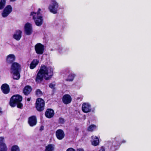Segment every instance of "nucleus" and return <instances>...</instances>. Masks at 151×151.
<instances>
[{
    "mask_svg": "<svg viewBox=\"0 0 151 151\" xmlns=\"http://www.w3.org/2000/svg\"><path fill=\"white\" fill-rule=\"evenodd\" d=\"M31 99V98H28L27 99V101H30Z\"/></svg>",
    "mask_w": 151,
    "mask_h": 151,
    "instance_id": "40",
    "label": "nucleus"
},
{
    "mask_svg": "<svg viewBox=\"0 0 151 151\" xmlns=\"http://www.w3.org/2000/svg\"><path fill=\"white\" fill-rule=\"evenodd\" d=\"M6 0H0V10L2 9L5 6Z\"/></svg>",
    "mask_w": 151,
    "mask_h": 151,
    "instance_id": "25",
    "label": "nucleus"
},
{
    "mask_svg": "<svg viewBox=\"0 0 151 151\" xmlns=\"http://www.w3.org/2000/svg\"><path fill=\"white\" fill-rule=\"evenodd\" d=\"M22 99V97L19 96V102H20V101H21Z\"/></svg>",
    "mask_w": 151,
    "mask_h": 151,
    "instance_id": "38",
    "label": "nucleus"
},
{
    "mask_svg": "<svg viewBox=\"0 0 151 151\" xmlns=\"http://www.w3.org/2000/svg\"><path fill=\"white\" fill-rule=\"evenodd\" d=\"M118 145V143H116V141L115 140H114L112 142V146L111 147V149L113 150H115L116 149L115 148H114L113 147L114 146L115 147L116 146H117Z\"/></svg>",
    "mask_w": 151,
    "mask_h": 151,
    "instance_id": "27",
    "label": "nucleus"
},
{
    "mask_svg": "<svg viewBox=\"0 0 151 151\" xmlns=\"http://www.w3.org/2000/svg\"><path fill=\"white\" fill-rule=\"evenodd\" d=\"M9 14L7 12L4 11L3 10L1 13V16L5 18L7 17Z\"/></svg>",
    "mask_w": 151,
    "mask_h": 151,
    "instance_id": "29",
    "label": "nucleus"
},
{
    "mask_svg": "<svg viewBox=\"0 0 151 151\" xmlns=\"http://www.w3.org/2000/svg\"><path fill=\"white\" fill-rule=\"evenodd\" d=\"M32 90L31 87L29 86H27L24 88L23 92L25 95H28L31 92Z\"/></svg>",
    "mask_w": 151,
    "mask_h": 151,
    "instance_id": "18",
    "label": "nucleus"
},
{
    "mask_svg": "<svg viewBox=\"0 0 151 151\" xmlns=\"http://www.w3.org/2000/svg\"><path fill=\"white\" fill-rule=\"evenodd\" d=\"M62 100L64 104H68L71 102V98L69 95L65 94L63 96Z\"/></svg>",
    "mask_w": 151,
    "mask_h": 151,
    "instance_id": "13",
    "label": "nucleus"
},
{
    "mask_svg": "<svg viewBox=\"0 0 151 151\" xmlns=\"http://www.w3.org/2000/svg\"><path fill=\"white\" fill-rule=\"evenodd\" d=\"M21 32H21V31H19V39L20 38V37H21V36H20V34H21Z\"/></svg>",
    "mask_w": 151,
    "mask_h": 151,
    "instance_id": "41",
    "label": "nucleus"
},
{
    "mask_svg": "<svg viewBox=\"0 0 151 151\" xmlns=\"http://www.w3.org/2000/svg\"><path fill=\"white\" fill-rule=\"evenodd\" d=\"M39 63V60L37 59L33 60L30 64L29 68L30 69H33L35 68Z\"/></svg>",
    "mask_w": 151,
    "mask_h": 151,
    "instance_id": "16",
    "label": "nucleus"
},
{
    "mask_svg": "<svg viewBox=\"0 0 151 151\" xmlns=\"http://www.w3.org/2000/svg\"><path fill=\"white\" fill-rule=\"evenodd\" d=\"M2 113V111H1V109L0 107V115H1Z\"/></svg>",
    "mask_w": 151,
    "mask_h": 151,
    "instance_id": "39",
    "label": "nucleus"
},
{
    "mask_svg": "<svg viewBox=\"0 0 151 151\" xmlns=\"http://www.w3.org/2000/svg\"><path fill=\"white\" fill-rule=\"evenodd\" d=\"M54 111L51 109H47L45 114V116L48 118L52 117L54 116Z\"/></svg>",
    "mask_w": 151,
    "mask_h": 151,
    "instance_id": "14",
    "label": "nucleus"
},
{
    "mask_svg": "<svg viewBox=\"0 0 151 151\" xmlns=\"http://www.w3.org/2000/svg\"><path fill=\"white\" fill-rule=\"evenodd\" d=\"M92 139H93L91 142L92 145L94 146H96L99 145V138L96 136H92Z\"/></svg>",
    "mask_w": 151,
    "mask_h": 151,
    "instance_id": "17",
    "label": "nucleus"
},
{
    "mask_svg": "<svg viewBox=\"0 0 151 151\" xmlns=\"http://www.w3.org/2000/svg\"><path fill=\"white\" fill-rule=\"evenodd\" d=\"M24 32L25 34L28 35L32 34L33 32V29L31 24L29 23L25 24L24 26Z\"/></svg>",
    "mask_w": 151,
    "mask_h": 151,
    "instance_id": "8",
    "label": "nucleus"
},
{
    "mask_svg": "<svg viewBox=\"0 0 151 151\" xmlns=\"http://www.w3.org/2000/svg\"><path fill=\"white\" fill-rule=\"evenodd\" d=\"M37 122V119L35 116H32L29 118L28 123L30 126L33 127L35 125Z\"/></svg>",
    "mask_w": 151,
    "mask_h": 151,
    "instance_id": "15",
    "label": "nucleus"
},
{
    "mask_svg": "<svg viewBox=\"0 0 151 151\" xmlns=\"http://www.w3.org/2000/svg\"><path fill=\"white\" fill-rule=\"evenodd\" d=\"M53 68L50 66L41 65L40 69L37 74L35 81L37 83H40L43 78L46 80L50 79L53 75Z\"/></svg>",
    "mask_w": 151,
    "mask_h": 151,
    "instance_id": "1",
    "label": "nucleus"
},
{
    "mask_svg": "<svg viewBox=\"0 0 151 151\" xmlns=\"http://www.w3.org/2000/svg\"><path fill=\"white\" fill-rule=\"evenodd\" d=\"M7 148L5 143H1L0 144V151H6Z\"/></svg>",
    "mask_w": 151,
    "mask_h": 151,
    "instance_id": "22",
    "label": "nucleus"
},
{
    "mask_svg": "<svg viewBox=\"0 0 151 151\" xmlns=\"http://www.w3.org/2000/svg\"><path fill=\"white\" fill-rule=\"evenodd\" d=\"M77 151H84V150L83 148H79L77 149Z\"/></svg>",
    "mask_w": 151,
    "mask_h": 151,
    "instance_id": "34",
    "label": "nucleus"
},
{
    "mask_svg": "<svg viewBox=\"0 0 151 151\" xmlns=\"http://www.w3.org/2000/svg\"><path fill=\"white\" fill-rule=\"evenodd\" d=\"M99 151H105V149L103 147H102Z\"/></svg>",
    "mask_w": 151,
    "mask_h": 151,
    "instance_id": "36",
    "label": "nucleus"
},
{
    "mask_svg": "<svg viewBox=\"0 0 151 151\" xmlns=\"http://www.w3.org/2000/svg\"><path fill=\"white\" fill-rule=\"evenodd\" d=\"M11 151H19V147L16 145L13 146L11 148Z\"/></svg>",
    "mask_w": 151,
    "mask_h": 151,
    "instance_id": "26",
    "label": "nucleus"
},
{
    "mask_svg": "<svg viewBox=\"0 0 151 151\" xmlns=\"http://www.w3.org/2000/svg\"><path fill=\"white\" fill-rule=\"evenodd\" d=\"M13 38L16 40H19V31L16 30L13 35Z\"/></svg>",
    "mask_w": 151,
    "mask_h": 151,
    "instance_id": "21",
    "label": "nucleus"
},
{
    "mask_svg": "<svg viewBox=\"0 0 151 151\" xmlns=\"http://www.w3.org/2000/svg\"><path fill=\"white\" fill-rule=\"evenodd\" d=\"M82 110L85 113H88L91 111H93V110H92L91 104L88 102H84L82 104Z\"/></svg>",
    "mask_w": 151,
    "mask_h": 151,
    "instance_id": "7",
    "label": "nucleus"
},
{
    "mask_svg": "<svg viewBox=\"0 0 151 151\" xmlns=\"http://www.w3.org/2000/svg\"><path fill=\"white\" fill-rule=\"evenodd\" d=\"M4 10L10 14L12 11V8L11 5H8L5 7Z\"/></svg>",
    "mask_w": 151,
    "mask_h": 151,
    "instance_id": "20",
    "label": "nucleus"
},
{
    "mask_svg": "<svg viewBox=\"0 0 151 151\" xmlns=\"http://www.w3.org/2000/svg\"><path fill=\"white\" fill-rule=\"evenodd\" d=\"M55 146L52 144H49L45 147V151H54Z\"/></svg>",
    "mask_w": 151,
    "mask_h": 151,
    "instance_id": "19",
    "label": "nucleus"
},
{
    "mask_svg": "<svg viewBox=\"0 0 151 151\" xmlns=\"http://www.w3.org/2000/svg\"><path fill=\"white\" fill-rule=\"evenodd\" d=\"M58 3L55 0H52L48 7L50 11L53 14L57 13L58 7Z\"/></svg>",
    "mask_w": 151,
    "mask_h": 151,
    "instance_id": "4",
    "label": "nucleus"
},
{
    "mask_svg": "<svg viewBox=\"0 0 151 151\" xmlns=\"http://www.w3.org/2000/svg\"><path fill=\"white\" fill-rule=\"evenodd\" d=\"M97 127L94 124L90 125L88 128L87 130L88 131L92 132L96 129Z\"/></svg>",
    "mask_w": 151,
    "mask_h": 151,
    "instance_id": "23",
    "label": "nucleus"
},
{
    "mask_svg": "<svg viewBox=\"0 0 151 151\" xmlns=\"http://www.w3.org/2000/svg\"><path fill=\"white\" fill-rule=\"evenodd\" d=\"M36 53L38 54H42L44 51V46L40 43H38L35 46Z\"/></svg>",
    "mask_w": 151,
    "mask_h": 151,
    "instance_id": "9",
    "label": "nucleus"
},
{
    "mask_svg": "<svg viewBox=\"0 0 151 151\" xmlns=\"http://www.w3.org/2000/svg\"><path fill=\"white\" fill-rule=\"evenodd\" d=\"M59 121L60 122L63 124L64 122V120L63 118H59Z\"/></svg>",
    "mask_w": 151,
    "mask_h": 151,
    "instance_id": "32",
    "label": "nucleus"
},
{
    "mask_svg": "<svg viewBox=\"0 0 151 151\" xmlns=\"http://www.w3.org/2000/svg\"><path fill=\"white\" fill-rule=\"evenodd\" d=\"M23 106L22 104L21 103L19 102V109H22Z\"/></svg>",
    "mask_w": 151,
    "mask_h": 151,
    "instance_id": "35",
    "label": "nucleus"
},
{
    "mask_svg": "<svg viewBox=\"0 0 151 151\" xmlns=\"http://www.w3.org/2000/svg\"><path fill=\"white\" fill-rule=\"evenodd\" d=\"M11 70L13 74V78L14 79H19V63L17 62H14L11 66Z\"/></svg>",
    "mask_w": 151,
    "mask_h": 151,
    "instance_id": "3",
    "label": "nucleus"
},
{
    "mask_svg": "<svg viewBox=\"0 0 151 151\" xmlns=\"http://www.w3.org/2000/svg\"><path fill=\"white\" fill-rule=\"evenodd\" d=\"M56 137L59 140H62L64 137L65 134L63 131L61 129L57 130L55 133Z\"/></svg>",
    "mask_w": 151,
    "mask_h": 151,
    "instance_id": "12",
    "label": "nucleus"
},
{
    "mask_svg": "<svg viewBox=\"0 0 151 151\" xmlns=\"http://www.w3.org/2000/svg\"><path fill=\"white\" fill-rule=\"evenodd\" d=\"M41 11V9L39 8L37 12H32L30 14V17H32L34 20L36 25L38 26L41 25L43 22V17L42 15L40 14Z\"/></svg>",
    "mask_w": 151,
    "mask_h": 151,
    "instance_id": "2",
    "label": "nucleus"
},
{
    "mask_svg": "<svg viewBox=\"0 0 151 151\" xmlns=\"http://www.w3.org/2000/svg\"><path fill=\"white\" fill-rule=\"evenodd\" d=\"M35 107L37 109L41 111L44 109L45 101L41 98H38L36 101Z\"/></svg>",
    "mask_w": 151,
    "mask_h": 151,
    "instance_id": "6",
    "label": "nucleus"
},
{
    "mask_svg": "<svg viewBox=\"0 0 151 151\" xmlns=\"http://www.w3.org/2000/svg\"><path fill=\"white\" fill-rule=\"evenodd\" d=\"M55 86V84H53L52 83L50 84L49 85V87L52 88H54Z\"/></svg>",
    "mask_w": 151,
    "mask_h": 151,
    "instance_id": "33",
    "label": "nucleus"
},
{
    "mask_svg": "<svg viewBox=\"0 0 151 151\" xmlns=\"http://www.w3.org/2000/svg\"><path fill=\"white\" fill-rule=\"evenodd\" d=\"M66 151H76L74 149L72 148H69Z\"/></svg>",
    "mask_w": 151,
    "mask_h": 151,
    "instance_id": "31",
    "label": "nucleus"
},
{
    "mask_svg": "<svg viewBox=\"0 0 151 151\" xmlns=\"http://www.w3.org/2000/svg\"><path fill=\"white\" fill-rule=\"evenodd\" d=\"M126 142V140L124 139H123L122 140L121 142L122 143H124Z\"/></svg>",
    "mask_w": 151,
    "mask_h": 151,
    "instance_id": "37",
    "label": "nucleus"
},
{
    "mask_svg": "<svg viewBox=\"0 0 151 151\" xmlns=\"http://www.w3.org/2000/svg\"><path fill=\"white\" fill-rule=\"evenodd\" d=\"M9 104L12 107H14L17 106L19 108V95L13 96L10 98Z\"/></svg>",
    "mask_w": 151,
    "mask_h": 151,
    "instance_id": "5",
    "label": "nucleus"
},
{
    "mask_svg": "<svg viewBox=\"0 0 151 151\" xmlns=\"http://www.w3.org/2000/svg\"><path fill=\"white\" fill-rule=\"evenodd\" d=\"M36 95L38 96H40L42 95V93L39 89H37L35 91Z\"/></svg>",
    "mask_w": 151,
    "mask_h": 151,
    "instance_id": "28",
    "label": "nucleus"
},
{
    "mask_svg": "<svg viewBox=\"0 0 151 151\" xmlns=\"http://www.w3.org/2000/svg\"><path fill=\"white\" fill-rule=\"evenodd\" d=\"M16 59V57L14 54H10L6 56V62L8 64H12L15 60Z\"/></svg>",
    "mask_w": 151,
    "mask_h": 151,
    "instance_id": "10",
    "label": "nucleus"
},
{
    "mask_svg": "<svg viewBox=\"0 0 151 151\" xmlns=\"http://www.w3.org/2000/svg\"><path fill=\"white\" fill-rule=\"evenodd\" d=\"M76 76V75L75 74H70L68 76L67 80L69 81H72L73 80Z\"/></svg>",
    "mask_w": 151,
    "mask_h": 151,
    "instance_id": "24",
    "label": "nucleus"
},
{
    "mask_svg": "<svg viewBox=\"0 0 151 151\" xmlns=\"http://www.w3.org/2000/svg\"><path fill=\"white\" fill-rule=\"evenodd\" d=\"M4 138L3 137H0V144L1 143H4Z\"/></svg>",
    "mask_w": 151,
    "mask_h": 151,
    "instance_id": "30",
    "label": "nucleus"
},
{
    "mask_svg": "<svg viewBox=\"0 0 151 151\" xmlns=\"http://www.w3.org/2000/svg\"><path fill=\"white\" fill-rule=\"evenodd\" d=\"M1 89L2 92L5 94H8L9 93L10 91L9 86L6 83L3 84L1 87Z\"/></svg>",
    "mask_w": 151,
    "mask_h": 151,
    "instance_id": "11",
    "label": "nucleus"
},
{
    "mask_svg": "<svg viewBox=\"0 0 151 151\" xmlns=\"http://www.w3.org/2000/svg\"><path fill=\"white\" fill-rule=\"evenodd\" d=\"M16 0H10V1H16Z\"/></svg>",
    "mask_w": 151,
    "mask_h": 151,
    "instance_id": "42",
    "label": "nucleus"
}]
</instances>
